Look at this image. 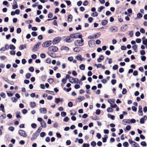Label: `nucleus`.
<instances>
[{"label": "nucleus", "mask_w": 147, "mask_h": 147, "mask_svg": "<svg viewBox=\"0 0 147 147\" xmlns=\"http://www.w3.org/2000/svg\"><path fill=\"white\" fill-rule=\"evenodd\" d=\"M39 111L41 113L45 114L47 112V111L45 108H40Z\"/></svg>", "instance_id": "obj_11"}, {"label": "nucleus", "mask_w": 147, "mask_h": 147, "mask_svg": "<svg viewBox=\"0 0 147 147\" xmlns=\"http://www.w3.org/2000/svg\"><path fill=\"white\" fill-rule=\"evenodd\" d=\"M16 31L17 33L19 34L21 33V30L20 28H18L17 29Z\"/></svg>", "instance_id": "obj_57"}, {"label": "nucleus", "mask_w": 147, "mask_h": 147, "mask_svg": "<svg viewBox=\"0 0 147 147\" xmlns=\"http://www.w3.org/2000/svg\"><path fill=\"white\" fill-rule=\"evenodd\" d=\"M66 115V113L64 112H62L61 113V115L63 117L65 116Z\"/></svg>", "instance_id": "obj_55"}, {"label": "nucleus", "mask_w": 147, "mask_h": 147, "mask_svg": "<svg viewBox=\"0 0 147 147\" xmlns=\"http://www.w3.org/2000/svg\"><path fill=\"white\" fill-rule=\"evenodd\" d=\"M108 117L110 118L112 120H114L115 118V117L114 116L112 115L109 113L108 114Z\"/></svg>", "instance_id": "obj_27"}, {"label": "nucleus", "mask_w": 147, "mask_h": 147, "mask_svg": "<svg viewBox=\"0 0 147 147\" xmlns=\"http://www.w3.org/2000/svg\"><path fill=\"white\" fill-rule=\"evenodd\" d=\"M144 118H142L140 119V123L141 124H143L144 123Z\"/></svg>", "instance_id": "obj_49"}, {"label": "nucleus", "mask_w": 147, "mask_h": 147, "mask_svg": "<svg viewBox=\"0 0 147 147\" xmlns=\"http://www.w3.org/2000/svg\"><path fill=\"white\" fill-rule=\"evenodd\" d=\"M80 50L81 48L78 47H75L74 49V51L76 52H79L80 51Z\"/></svg>", "instance_id": "obj_21"}, {"label": "nucleus", "mask_w": 147, "mask_h": 147, "mask_svg": "<svg viewBox=\"0 0 147 147\" xmlns=\"http://www.w3.org/2000/svg\"><path fill=\"white\" fill-rule=\"evenodd\" d=\"M132 49L134 50L135 51L137 52V51H136L137 49V46L136 45H134L132 47Z\"/></svg>", "instance_id": "obj_30"}, {"label": "nucleus", "mask_w": 147, "mask_h": 147, "mask_svg": "<svg viewBox=\"0 0 147 147\" xmlns=\"http://www.w3.org/2000/svg\"><path fill=\"white\" fill-rule=\"evenodd\" d=\"M73 103L71 102H69L68 104V106L69 107H71L73 106Z\"/></svg>", "instance_id": "obj_56"}, {"label": "nucleus", "mask_w": 147, "mask_h": 147, "mask_svg": "<svg viewBox=\"0 0 147 147\" xmlns=\"http://www.w3.org/2000/svg\"><path fill=\"white\" fill-rule=\"evenodd\" d=\"M36 105V103L34 102H30V106L31 107L34 108Z\"/></svg>", "instance_id": "obj_26"}, {"label": "nucleus", "mask_w": 147, "mask_h": 147, "mask_svg": "<svg viewBox=\"0 0 147 147\" xmlns=\"http://www.w3.org/2000/svg\"><path fill=\"white\" fill-rule=\"evenodd\" d=\"M100 36V32L97 33L96 34L94 35V38H96L99 37Z\"/></svg>", "instance_id": "obj_23"}, {"label": "nucleus", "mask_w": 147, "mask_h": 147, "mask_svg": "<svg viewBox=\"0 0 147 147\" xmlns=\"http://www.w3.org/2000/svg\"><path fill=\"white\" fill-rule=\"evenodd\" d=\"M53 79L52 78H49L48 79V82H49V83L51 84L52 83V82L53 81Z\"/></svg>", "instance_id": "obj_45"}, {"label": "nucleus", "mask_w": 147, "mask_h": 147, "mask_svg": "<svg viewBox=\"0 0 147 147\" xmlns=\"http://www.w3.org/2000/svg\"><path fill=\"white\" fill-rule=\"evenodd\" d=\"M142 44L145 45H147V38L146 40L142 41Z\"/></svg>", "instance_id": "obj_62"}, {"label": "nucleus", "mask_w": 147, "mask_h": 147, "mask_svg": "<svg viewBox=\"0 0 147 147\" xmlns=\"http://www.w3.org/2000/svg\"><path fill=\"white\" fill-rule=\"evenodd\" d=\"M81 40H77L74 42V44L75 46H82L84 45V40L80 38Z\"/></svg>", "instance_id": "obj_1"}, {"label": "nucleus", "mask_w": 147, "mask_h": 147, "mask_svg": "<svg viewBox=\"0 0 147 147\" xmlns=\"http://www.w3.org/2000/svg\"><path fill=\"white\" fill-rule=\"evenodd\" d=\"M100 113V110L99 109H97L96 110V115H99Z\"/></svg>", "instance_id": "obj_58"}, {"label": "nucleus", "mask_w": 147, "mask_h": 147, "mask_svg": "<svg viewBox=\"0 0 147 147\" xmlns=\"http://www.w3.org/2000/svg\"><path fill=\"white\" fill-rule=\"evenodd\" d=\"M104 59V57L103 55H100L99 57L97 59V61L98 62H100Z\"/></svg>", "instance_id": "obj_15"}, {"label": "nucleus", "mask_w": 147, "mask_h": 147, "mask_svg": "<svg viewBox=\"0 0 147 147\" xmlns=\"http://www.w3.org/2000/svg\"><path fill=\"white\" fill-rule=\"evenodd\" d=\"M71 37H68L66 39V42H70L72 41L71 40Z\"/></svg>", "instance_id": "obj_39"}, {"label": "nucleus", "mask_w": 147, "mask_h": 147, "mask_svg": "<svg viewBox=\"0 0 147 147\" xmlns=\"http://www.w3.org/2000/svg\"><path fill=\"white\" fill-rule=\"evenodd\" d=\"M63 101V100L62 98H55V102L57 104H58L59 102H62Z\"/></svg>", "instance_id": "obj_14"}, {"label": "nucleus", "mask_w": 147, "mask_h": 147, "mask_svg": "<svg viewBox=\"0 0 147 147\" xmlns=\"http://www.w3.org/2000/svg\"><path fill=\"white\" fill-rule=\"evenodd\" d=\"M116 82V80H112L111 81V83L113 85H114Z\"/></svg>", "instance_id": "obj_64"}, {"label": "nucleus", "mask_w": 147, "mask_h": 147, "mask_svg": "<svg viewBox=\"0 0 147 147\" xmlns=\"http://www.w3.org/2000/svg\"><path fill=\"white\" fill-rule=\"evenodd\" d=\"M141 144L142 146H146V142L144 141H142L141 142Z\"/></svg>", "instance_id": "obj_52"}, {"label": "nucleus", "mask_w": 147, "mask_h": 147, "mask_svg": "<svg viewBox=\"0 0 147 147\" xmlns=\"http://www.w3.org/2000/svg\"><path fill=\"white\" fill-rule=\"evenodd\" d=\"M46 92L47 93H49V94H51L52 95H54V92L53 91H50L49 90H46Z\"/></svg>", "instance_id": "obj_43"}, {"label": "nucleus", "mask_w": 147, "mask_h": 147, "mask_svg": "<svg viewBox=\"0 0 147 147\" xmlns=\"http://www.w3.org/2000/svg\"><path fill=\"white\" fill-rule=\"evenodd\" d=\"M63 89L64 90L67 92H69L71 90V88H63Z\"/></svg>", "instance_id": "obj_44"}, {"label": "nucleus", "mask_w": 147, "mask_h": 147, "mask_svg": "<svg viewBox=\"0 0 147 147\" xmlns=\"http://www.w3.org/2000/svg\"><path fill=\"white\" fill-rule=\"evenodd\" d=\"M61 49L64 50L66 52H67L69 50V48L68 47L66 46H63L61 47Z\"/></svg>", "instance_id": "obj_18"}, {"label": "nucleus", "mask_w": 147, "mask_h": 147, "mask_svg": "<svg viewBox=\"0 0 147 147\" xmlns=\"http://www.w3.org/2000/svg\"><path fill=\"white\" fill-rule=\"evenodd\" d=\"M46 134L44 132H42L40 133V135L41 137H43Z\"/></svg>", "instance_id": "obj_60"}, {"label": "nucleus", "mask_w": 147, "mask_h": 147, "mask_svg": "<svg viewBox=\"0 0 147 147\" xmlns=\"http://www.w3.org/2000/svg\"><path fill=\"white\" fill-rule=\"evenodd\" d=\"M85 99L84 97L83 96H80L77 98V100L79 102H80Z\"/></svg>", "instance_id": "obj_17"}, {"label": "nucleus", "mask_w": 147, "mask_h": 147, "mask_svg": "<svg viewBox=\"0 0 147 147\" xmlns=\"http://www.w3.org/2000/svg\"><path fill=\"white\" fill-rule=\"evenodd\" d=\"M89 144L87 143H84L82 145V147H89Z\"/></svg>", "instance_id": "obj_42"}, {"label": "nucleus", "mask_w": 147, "mask_h": 147, "mask_svg": "<svg viewBox=\"0 0 147 147\" xmlns=\"http://www.w3.org/2000/svg\"><path fill=\"white\" fill-rule=\"evenodd\" d=\"M98 13L96 11H95L91 15V16H93V17L97 16H98Z\"/></svg>", "instance_id": "obj_36"}, {"label": "nucleus", "mask_w": 147, "mask_h": 147, "mask_svg": "<svg viewBox=\"0 0 147 147\" xmlns=\"http://www.w3.org/2000/svg\"><path fill=\"white\" fill-rule=\"evenodd\" d=\"M118 68V66L117 65H115L113 67V69L114 70H116Z\"/></svg>", "instance_id": "obj_53"}, {"label": "nucleus", "mask_w": 147, "mask_h": 147, "mask_svg": "<svg viewBox=\"0 0 147 147\" xmlns=\"http://www.w3.org/2000/svg\"><path fill=\"white\" fill-rule=\"evenodd\" d=\"M13 5H12V9H15L18 7V6L16 1L14 2H13Z\"/></svg>", "instance_id": "obj_13"}, {"label": "nucleus", "mask_w": 147, "mask_h": 147, "mask_svg": "<svg viewBox=\"0 0 147 147\" xmlns=\"http://www.w3.org/2000/svg\"><path fill=\"white\" fill-rule=\"evenodd\" d=\"M127 121H129V120L127 119H124L122 121V123L123 125H126V123H127Z\"/></svg>", "instance_id": "obj_28"}, {"label": "nucleus", "mask_w": 147, "mask_h": 147, "mask_svg": "<svg viewBox=\"0 0 147 147\" xmlns=\"http://www.w3.org/2000/svg\"><path fill=\"white\" fill-rule=\"evenodd\" d=\"M128 142L130 144H132V146H138V144L135 142L132 141L131 140H129Z\"/></svg>", "instance_id": "obj_12"}, {"label": "nucleus", "mask_w": 147, "mask_h": 147, "mask_svg": "<svg viewBox=\"0 0 147 147\" xmlns=\"http://www.w3.org/2000/svg\"><path fill=\"white\" fill-rule=\"evenodd\" d=\"M107 136L105 135V138H102V142H105L107 141Z\"/></svg>", "instance_id": "obj_38"}, {"label": "nucleus", "mask_w": 147, "mask_h": 147, "mask_svg": "<svg viewBox=\"0 0 147 147\" xmlns=\"http://www.w3.org/2000/svg\"><path fill=\"white\" fill-rule=\"evenodd\" d=\"M48 49L50 51L52 50L53 52H56L58 50V48L57 47L54 46H50L49 47Z\"/></svg>", "instance_id": "obj_7"}, {"label": "nucleus", "mask_w": 147, "mask_h": 147, "mask_svg": "<svg viewBox=\"0 0 147 147\" xmlns=\"http://www.w3.org/2000/svg\"><path fill=\"white\" fill-rule=\"evenodd\" d=\"M127 92V90L125 88H123V89L122 91V93L123 94H125Z\"/></svg>", "instance_id": "obj_46"}, {"label": "nucleus", "mask_w": 147, "mask_h": 147, "mask_svg": "<svg viewBox=\"0 0 147 147\" xmlns=\"http://www.w3.org/2000/svg\"><path fill=\"white\" fill-rule=\"evenodd\" d=\"M76 58L78 60H80L82 61L84 59L82 57V56L80 55H77Z\"/></svg>", "instance_id": "obj_16"}, {"label": "nucleus", "mask_w": 147, "mask_h": 147, "mask_svg": "<svg viewBox=\"0 0 147 147\" xmlns=\"http://www.w3.org/2000/svg\"><path fill=\"white\" fill-rule=\"evenodd\" d=\"M0 107L1 110L3 112H5L4 106L2 104H1Z\"/></svg>", "instance_id": "obj_25"}, {"label": "nucleus", "mask_w": 147, "mask_h": 147, "mask_svg": "<svg viewBox=\"0 0 147 147\" xmlns=\"http://www.w3.org/2000/svg\"><path fill=\"white\" fill-rule=\"evenodd\" d=\"M91 145L94 147L96 145V143L95 142L92 141L91 142Z\"/></svg>", "instance_id": "obj_51"}, {"label": "nucleus", "mask_w": 147, "mask_h": 147, "mask_svg": "<svg viewBox=\"0 0 147 147\" xmlns=\"http://www.w3.org/2000/svg\"><path fill=\"white\" fill-rule=\"evenodd\" d=\"M9 47V49L11 50H14L16 49L15 47L12 45H10Z\"/></svg>", "instance_id": "obj_32"}, {"label": "nucleus", "mask_w": 147, "mask_h": 147, "mask_svg": "<svg viewBox=\"0 0 147 147\" xmlns=\"http://www.w3.org/2000/svg\"><path fill=\"white\" fill-rule=\"evenodd\" d=\"M76 80H78V78H74L73 77H71L69 81L72 84L77 83V82H76Z\"/></svg>", "instance_id": "obj_8"}, {"label": "nucleus", "mask_w": 147, "mask_h": 147, "mask_svg": "<svg viewBox=\"0 0 147 147\" xmlns=\"http://www.w3.org/2000/svg\"><path fill=\"white\" fill-rule=\"evenodd\" d=\"M78 33L74 34H71L70 35V37L72 38H82V36L81 34L78 35Z\"/></svg>", "instance_id": "obj_3"}, {"label": "nucleus", "mask_w": 147, "mask_h": 147, "mask_svg": "<svg viewBox=\"0 0 147 147\" xmlns=\"http://www.w3.org/2000/svg\"><path fill=\"white\" fill-rule=\"evenodd\" d=\"M61 40V38L58 36L55 38L53 40V44H55L59 42Z\"/></svg>", "instance_id": "obj_6"}, {"label": "nucleus", "mask_w": 147, "mask_h": 147, "mask_svg": "<svg viewBox=\"0 0 147 147\" xmlns=\"http://www.w3.org/2000/svg\"><path fill=\"white\" fill-rule=\"evenodd\" d=\"M31 76V74L29 73H27L26 75V77L27 79H29Z\"/></svg>", "instance_id": "obj_35"}, {"label": "nucleus", "mask_w": 147, "mask_h": 147, "mask_svg": "<svg viewBox=\"0 0 147 147\" xmlns=\"http://www.w3.org/2000/svg\"><path fill=\"white\" fill-rule=\"evenodd\" d=\"M14 128L12 126H10L8 128V129L11 131H13L14 130Z\"/></svg>", "instance_id": "obj_47"}, {"label": "nucleus", "mask_w": 147, "mask_h": 147, "mask_svg": "<svg viewBox=\"0 0 147 147\" xmlns=\"http://www.w3.org/2000/svg\"><path fill=\"white\" fill-rule=\"evenodd\" d=\"M38 135V133L35 132L34 133L32 134V137L31 139V140L32 141L34 140L37 138Z\"/></svg>", "instance_id": "obj_10"}, {"label": "nucleus", "mask_w": 147, "mask_h": 147, "mask_svg": "<svg viewBox=\"0 0 147 147\" xmlns=\"http://www.w3.org/2000/svg\"><path fill=\"white\" fill-rule=\"evenodd\" d=\"M108 102L112 105L115 102V100L114 99H109L108 100Z\"/></svg>", "instance_id": "obj_19"}, {"label": "nucleus", "mask_w": 147, "mask_h": 147, "mask_svg": "<svg viewBox=\"0 0 147 147\" xmlns=\"http://www.w3.org/2000/svg\"><path fill=\"white\" fill-rule=\"evenodd\" d=\"M46 62L48 63H50L51 62V60L50 59H47L46 60Z\"/></svg>", "instance_id": "obj_61"}, {"label": "nucleus", "mask_w": 147, "mask_h": 147, "mask_svg": "<svg viewBox=\"0 0 147 147\" xmlns=\"http://www.w3.org/2000/svg\"><path fill=\"white\" fill-rule=\"evenodd\" d=\"M40 124L41 125V127H43L44 128H45L46 126V123L43 120L42 121L41 123H40Z\"/></svg>", "instance_id": "obj_20"}, {"label": "nucleus", "mask_w": 147, "mask_h": 147, "mask_svg": "<svg viewBox=\"0 0 147 147\" xmlns=\"http://www.w3.org/2000/svg\"><path fill=\"white\" fill-rule=\"evenodd\" d=\"M42 80L43 81H45L46 79V76L45 75H43L41 77Z\"/></svg>", "instance_id": "obj_48"}, {"label": "nucleus", "mask_w": 147, "mask_h": 147, "mask_svg": "<svg viewBox=\"0 0 147 147\" xmlns=\"http://www.w3.org/2000/svg\"><path fill=\"white\" fill-rule=\"evenodd\" d=\"M108 23V21L107 20H103L102 22V24L103 26H105Z\"/></svg>", "instance_id": "obj_22"}, {"label": "nucleus", "mask_w": 147, "mask_h": 147, "mask_svg": "<svg viewBox=\"0 0 147 147\" xmlns=\"http://www.w3.org/2000/svg\"><path fill=\"white\" fill-rule=\"evenodd\" d=\"M20 112H17L16 113V117L17 118H21V116H20Z\"/></svg>", "instance_id": "obj_37"}, {"label": "nucleus", "mask_w": 147, "mask_h": 147, "mask_svg": "<svg viewBox=\"0 0 147 147\" xmlns=\"http://www.w3.org/2000/svg\"><path fill=\"white\" fill-rule=\"evenodd\" d=\"M138 114L142 116L143 115V113L142 110H138Z\"/></svg>", "instance_id": "obj_59"}, {"label": "nucleus", "mask_w": 147, "mask_h": 147, "mask_svg": "<svg viewBox=\"0 0 147 147\" xmlns=\"http://www.w3.org/2000/svg\"><path fill=\"white\" fill-rule=\"evenodd\" d=\"M109 30L112 32H115L117 30V28L115 26H113L110 27L109 28Z\"/></svg>", "instance_id": "obj_9"}, {"label": "nucleus", "mask_w": 147, "mask_h": 147, "mask_svg": "<svg viewBox=\"0 0 147 147\" xmlns=\"http://www.w3.org/2000/svg\"><path fill=\"white\" fill-rule=\"evenodd\" d=\"M69 120V118L67 117H66L64 118L63 121L65 122H67Z\"/></svg>", "instance_id": "obj_50"}, {"label": "nucleus", "mask_w": 147, "mask_h": 147, "mask_svg": "<svg viewBox=\"0 0 147 147\" xmlns=\"http://www.w3.org/2000/svg\"><path fill=\"white\" fill-rule=\"evenodd\" d=\"M72 16L71 15H69L67 18L68 21L69 22H71L72 20Z\"/></svg>", "instance_id": "obj_24"}, {"label": "nucleus", "mask_w": 147, "mask_h": 147, "mask_svg": "<svg viewBox=\"0 0 147 147\" xmlns=\"http://www.w3.org/2000/svg\"><path fill=\"white\" fill-rule=\"evenodd\" d=\"M51 40L47 41L44 42L42 44V46L44 47H47L51 44Z\"/></svg>", "instance_id": "obj_2"}, {"label": "nucleus", "mask_w": 147, "mask_h": 147, "mask_svg": "<svg viewBox=\"0 0 147 147\" xmlns=\"http://www.w3.org/2000/svg\"><path fill=\"white\" fill-rule=\"evenodd\" d=\"M142 17V15L140 13H138L137 15V17L136 18V19H137V18H141Z\"/></svg>", "instance_id": "obj_31"}, {"label": "nucleus", "mask_w": 147, "mask_h": 147, "mask_svg": "<svg viewBox=\"0 0 147 147\" xmlns=\"http://www.w3.org/2000/svg\"><path fill=\"white\" fill-rule=\"evenodd\" d=\"M104 8H105V7H103V6H101L100 7H98V11L99 12H100L102 11V10Z\"/></svg>", "instance_id": "obj_33"}, {"label": "nucleus", "mask_w": 147, "mask_h": 147, "mask_svg": "<svg viewBox=\"0 0 147 147\" xmlns=\"http://www.w3.org/2000/svg\"><path fill=\"white\" fill-rule=\"evenodd\" d=\"M123 145L124 147H127L129 145V144L127 142H125L123 143Z\"/></svg>", "instance_id": "obj_40"}, {"label": "nucleus", "mask_w": 147, "mask_h": 147, "mask_svg": "<svg viewBox=\"0 0 147 147\" xmlns=\"http://www.w3.org/2000/svg\"><path fill=\"white\" fill-rule=\"evenodd\" d=\"M41 42H38L34 46L32 50L33 51H37L39 49V46L41 44Z\"/></svg>", "instance_id": "obj_4"}, {"label": "nucleus", "mask_w": 147, "mask_h": 147, "mask_svg": "<svg viewBox=\"0 0 147 147\" xmlns=\"http://www.w3.org/2000/svg\"><path fill=\"white\" fill-rule=\"evenodd\" d=\"M22 112L23 114H25L27 113V110L26 109H24L22 110Z\"/></svg>", "instance_id": "obj_63"}, {"label": "nucleus", "mask_w": 147, "mask_h": 147, "mask_svg": "<svg viewBox=\"0 0 147 147\" xmlns=\"http://www.w3.org/2000/svg\"><path fill=\"white\" fill-rule=\"evenodd\" d=\"M85 66L84 64H82L79 66L80 68L82 70H84L85 69Z\"/></svg>", "instance_id": "obj_29"}, {"label": "nucleus", "mask_w": 147, "mask_h": 147, "mask_svg": "<svg viewBox=\"0 0 147 147\" xmlns=\"http://www.w3.org/2000/svg\"><path fill=\"white\" fill-rule=\"evenodd\" d=\"M28 69L30 71L32 72H33L34 71V69L32 67H30Z\"/></svg>", "instance_id": "obj_41"}, {"label": "nucleus", "mask_w": 147, "mask_h": 147, "mask_svg": "<svg viewBox=\"0 0 147 147\" xmlns=\"http://www.w3.org/2000/svg\"><path fill=\"white\" fill-rule=\"evenodd\" d=\"M107 111L108 112H112L113 111V109L111 107H109L107 109Z\"/></svg>", "instance_id": "obj_34"}, {"label": "nucleus", "mask_w": 147, "mask_h": 147, "mask_svg": "<svg viewBox=\"0 0 147 147\" xmlns=\"http://www.w3.org/2000/svg\"><path fill=\"white\" fill-rule=\"evenodd\" d=\"M0 96L3 98H5V94L3 92L1 93L0 94Z\"/></svg>", "instance_id": "obj_54"}, {"label": "nucleus", "mask_w": 147, "mask_h": 147, "mask_svg": "<svg viewBox=\"0 0 147 147\" xmlns=\"http://www.w3.org/2000/svg\"><path fill=\"white\" fill-rule=\"evenodd\" d=\"M19 134L20 135L23 137H26L27 136L25 131L23 130H20L19 131Z\"/></svg>", "instance_id": "obj_5"}]
</instances>
